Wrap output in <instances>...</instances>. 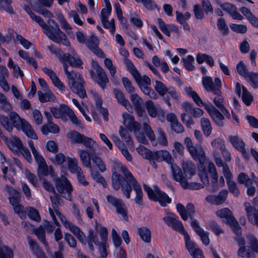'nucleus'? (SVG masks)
Here are the masks:
<instances>
[{
	"instance_id": "1",
	"label": "nucleus",
	"mask_w": 258,
	"mask_h": 258,
	"mask_svg": "<svg viewBox=\"0 0 258 258\" xmlns=\"http://www.w3.org/2000/svg\"><path fill=\"white\" fill-rule=\"evenodd\" d=\"M118 166L124 178L116 172H114L112 177V184L113 188L117 190L121 186L123 195L127 199H130L133 187L136 192L135 203L139 206L143 205V193L141 185L125 166L121 164H119Z\"/></svg>"
},
{
	"instance_id": "2",
	"label": "nucleus",
	"mask_w": 258,
	"mask_h": 258,
	"mask_svg": "<svg viewBox=\"0 0 258 258\" xmlns=\"http://www.w3.org/2000/svg\"><path fill=\"white\" fill-rule=\"evenodd\" d=\"M185 90L187 94L192 98L195 102L199 106H205L206 109L210 114L214 122L218 126H224V123L223 120L224 119V116L218 110H217L212 104L209 105L205 104L197 92L192 90L191 87H186Z\"/></svg>"
},
{
	"instance_id": "3",
	"label": "nucleus",
	"mask_w": 258,
	"mask_h": 258,
	"mask_svg": "<svg viewBox=\"0 0 258 258\" xmlns=\"http://www.w3.org/2000/svg\"><path fill=\"white\" fill-rule=\"evenodd\" d=\"M246 239L248 241L250 246H245V242L244 238L240 236H237L235 238L239 248L237 251L238 256L247 258H254V252L258 253V241L256 238L251 234H247Z\"/></svg>"
},
{
	"instance_id": "4",
	"label": "nucleus",
	"mask_w": 258,
	"mask_h": 258,
	"mask_svg": "<svg viewBox=\"0 0 258 258\" xmlns=\"http://www.w3.org/2000/svg\"><path fill=\"white\" fill-rule=\"evenodd\" d=\"M173 177L175 180L179 182L184 189L190 190L199 189L203 187V185L199 183H189L183 176L180 168L176 164L172 163L170 165Z\"/></svg>"
},
{
	"instance_id": "5",
	"label": "nucleus",
	"mask_w": 258,
	"mask_h": 258,
	"mask_svg": "<svg viewBox=\"0 0 258 258\" xmlns=\"http://www.w3.org/2000/svg\"><path fill=\"white\" fill-rule=\"evenodd\" d=\"M145 191L150 199L159 202L161 206L165 207L171 202V199L164 192L161 191L157 185L154 186V190L147 185H144Z\"/></svg>"
},
{
	"instance_id": "6",
	"label": "nucleus",
	"mask_w": 258,
	"mask_h": 258,
	"mask_svg": "<svg viewBox=\"0 0 258 258\" xmlns=\"http://www.w3.org/2000/svg\"><path fill=\"white\" fill-rule=\"evenodd\" d=\"M68 83L71 90L78 94L81 98L86 97V92L84 88V81L82 80L81 75L79 73L68 78Z\"/></svg>"
},
{
	"instance_id": "7",
	"label": "nucleus",
	"mask_w": 258,
	"mask_h": 258,
	"mask_svg": "<svg viewBox=\"0 0 258 258\" xmlns=\"http://www.w3.org/2000/svg\"><path fill=\"white\" fill-rule=\"evenodd\" d=\"M55 182L58 192L66 200L71 201L73 187L66 177L62 176L61 178H57L55 180Z\"/></svg>"
},
{
	"instance_id": "8",
	"label": "nucleus",
	"mask_w": 258,
	"mask_h": 258,
	"mask_svg": "<svg viewBox=\"0 0 258 258\" xmlns=\"http://www.w3.org/2000/svg\"><path fill=\"white\" fill-rule=\"evenodd\" d=\"M106 198L108 203L115 208L116 213L121 215L125 220L127 221V210L123 200L112 195H108Z\"/></svg>"
},
{
	"instance_id": "9",
	"label": "nucleus",
	"mask_w": 258,
	"mask_h": 258,
	"mask_svg": "<svg viewBox=\"0 0 258 258\" xmlns=\"http://www.w3.org/2000/svg\"><path fill=\"white\" fill-rule=\"evenodd\" d=\"M202 84L206 91L213 94L219 93V89L222 87L221 81L219 78H215L214 82L212 78L209 76H204L202 78Z\"/></svg>"
},
{
	"instance_id": "10",
	"label": "nucleus",
	"mask_w": 258,
	"mask_h": 258,
	"mask_svg": "<svg viewBox=\"0 0 258 258\" xmlns=\"http://www.w3.org/2000/svg\"><path fill=\"white\" fill-rule=\"evenodd\" d=\"M167 216L164 217L163 220L165 223L168 226L180 233L184 231V227L182 223L178 220V217L174 213H167Z\"/></svg>"
},
{
	"instance_id": "11",
	"label": "nucleus",
	"mask_w": 258,
	"mask_h": 258,
	"mask_svg": "<svg viewBox=\"0 0 258 258\" xmlns=\"http://www.w3.org/2000/svg\"><path fill=\"white\" fill-rule=\"evenodd\" d=\"M2 138L5 141L8 148L13 152L16 154H18L20 152V150L23 147V143L20 139L16 137L12 136L10 138H8L5 136L2 137Z\"/></svg>"
},
{
	"instance_id": "12",
	"label": "nucleus",
	"mask_w": 258,
	"mask_h": 258,
	"mask_svg": "<svg viewBox=\"0 0 258 258\" xmlns=\"http://www.w3.org/2000/svg\"><path fill=\"white\" fill-rule=\"evenodd\" d=\"M86 44L87 47L98 57L100 58L105 57L104 53L98 47V39L95 35H92L88 38Z\"/></svg>"
},
{
	"instance_id": "13",
	"label": "nucleus",
	"mask_w": 258,
	"mask_h": 258,
	"mask_svg": "<svg viewBox=\"0 0 258 258\" xmlns=\"http://www.w3.org/2000/svg\"><path fill=\"white\" fill-rule=\"evenodd\" d=\"M99 234L101 239V243L100 245H99V249L101 254V256L99 257L105 258L107 256L106 248L108 240L107 229L104 227H101L100 230L99 231Z\"/></svg>"
},
{
	"instance_id": "14",
	"label": "nucleus",
	"mask_w": 258,
	"mask_h": 258,
	"mask_svg": "<svg viewBox=\"0 0 258 258\" xmlns=\"http://www.w3.org/2000/svg\"><path fill=\"white\" fill-rule=\"evenodd\" d=\"M122 117L123 119V124L129 131H140L141 125L139 123L135 121V118L132 115L128 113H123L122 114Z\"/></svg>"
},
{
	"instance_id": "15",
	"label": "nucleus",
	"mask_w": 258,
	"mask_h": 258,
	"mask_svg": "<svg viewBox=\"0 0 258 258\" xmlns=\"http://www.w3.org/2000/svg\"><path fill=\"white\" fill-rule=\"evenodd\" d=\"M44 30V33L46 36L52 41L54 42L59 43L61 42L64 45L69 46L70 45V42L68 40L67 36H61L59 37L58 35L56 36L54 34L51 29L49 28V26L47 25V28H45Z\"/></svg>"
},
{
	"instance_id": "16",
	"label": "nucleus",
	"mask_w": 258,
	"mask_h": 258,
	"mask_svg": "<svg viewBox=\"0 0 258 258\" xmlns=\"http://www.w3.org/2000/svg\"><path fill=\"white\" fill-rule=\"evenodd\" d=\"M74 56H72L69 53L63 54L61 57L63 61L69 62V64L75 68H80L83 64V62L81 58L73 52Z\"/></svg>"
},
{
	"instance_id": "17",
	"label": "nucleus",
	"mask_w": 258,
	"mask_h": 258,
	"mask_svg": "<svg viewBox=\"0 0 258 258\" xmlns=\"http://www.w3.org/2000/svg\"><path fill=\"white\" fill-rule=\"evenodd\" d=\"M154 89L158 94L163 97L164 101L169 106H171L168 96H165L168 90L167 87L163 83L159 81L156 80L155 81Z\"/></svg>"
},
{
	"instance_id": "18",
	"label": "nucleus",
	"mask_w": 258,
	"mask_h": 258,
	"mask_svg": "<svg viewBox=\"0 0 258 258\" xmlns=\"http://www.w3.org/2000/svg\"><path fill=\"white\" fill-rule=\"evenodd\" d=\"M28 242L33 253L38 258H47L44 252L40 247L38 243L31 237H27Z\"/></svg>"
},
{
	"instance_id": "19",
	"label": "nucleus",
	"mask_w": 258,
	"mask_h": 258,
	"mask_svg": "<svg viewBox=\"0 0 258 258\" xmlns=\"http://www.w3.org/2000/svg\"><path fill=\"white\" fill-rule=\"evenodd\" d=\"M94 152L89 153L86 150H79V153L83 164L86 167L91 169V159Z\"/></svg>"
},
{
	"instance_id": "20",
	"label": "nucleus",
	"mask_w": 258,
	"mask_h": 258,
	"mask_svg": "<svg viewBox=\"0 0 258 258\" xmlns=\"http://www.w3.org/2000/svg\"><path fill=\"white\" fill-rule=\"evenodd\" d=\"M9 76L7 69L3 66H0V85L5 91H9L10 86L6 79Z\"/></svg>"
},
{
	"instance_id": "21",
	"label": "nucleus",
	"mask_w": 258,
	"mask_h": 258,
	"mask_svg": "<svg viewBox=\"0 0 258 258\" xmlns=\"http://www.w3.org/2000/svg\"><path fill=\"white\" fill-rule=\"evenodd\" d=\"M9 117L13 127L14 126L19 130L22 128L23 121L26 120L22 118L16 112L12 111L9 113Z\"/></svg>"
},
{
	"instance_id": "22",
	"label": "nucleus",
	"mask_w": 258,
	"mask_h": 258,
	"mask_svg": "<svg viewBox=\"0 0 258 258\" xmlns=\"http://www.w3.org/2000/svg\"><path fill=\"white\" fill-rule=\"evenodd\" d=\"M182 169L184 174L188 179L196 173V166L191 161H185L183 163Z\"/></svg>"
},
{
	"instance_id": "23",
	"label": "nucleus",
	"mask_w": 258,
	"mask_h": 258,
	"mask_svg": "<svg viewBox=\"0 0 258 258\" xmlns=\"http://www.w3.org/2000/svg\"><path fill=\"white\" fill-rule=\"evenodd\" d=\"M146 105L148 112L152 117H155L158 114L163 113V110L160 108L156 107L151 100L147 101Z\"/></svg>"
},
{
	"instance_id": "24",
	"label": "nucleus",
	"mask_w": 258,
	"mask_h": 258,
	"mask_svg": "<svg viewBox=\"0 0 258 258\" xmlns=\"http://www.w3.org/2000/svg\"><path fill=\"white\" fill-rule=\"evenodd\" d=\"M229 141L231 145L238 151L245 147V143L242 139L237 135L229 136Z\"/></svg>"
},
{
	"instance_id": "25",
	"label": "nucleus",
	"mask_w": 258,
	"mask_h": 258,
	"mask_svg": "<svg viewBox=\"0 0 258 258\" xmlns=\"http://www.w3.org/2000/svg\"><path fill=\"white\" fill-rule=\"evenodd\" d=\"M12 0H0V11H5L10 15L15 14L12 6Z\"/></svg>"
},
{
	"instance_id": "26",
	"label": "nucleus",
	"mask_w": 258,
	"mask_h": 258,
	"mask_svg": "<svg viewBox=\"0 0 258 258\" xmlns=\"http://www.w3.org/2000/svg\"><path fill=\"white\" fill-rule=\"evenodd\" d=\"M114 93L115 98L117 100L118 102L128 110L131 109V106L129 101L125 98L123 92L119 90L115 89L114 90Z\"/></svg>"
},
{
	"instance_id": "27",
	"label": "nucleus",
	"mask_w": 258,
	"mask_h": 258,
	"mask_svg": "<svg viewBox=\"0 0 258 258\" xmlns=\"http://www.w3.org/2000/svg\"><path fill=\"white\" fill-rule=\"evenodd\" d=\"M21 130L25 133V134L30 138L32 139H37V136L32 128L31 125L26 121H23V125H22Z\"/></svg>"
},
{
	"instance_id": "28",
	"label": "nucleus",
	"mask_w": 258,
	"mask_h": 258,
	"mask_svg": "<svg viewBox=\"0 0 258 258\" xmlns=\"http://www.w3.org/2000/svg\"><path fill=\"white\" fill-rule=\"evenodd\" d=\"M216 215L221 218L225 219L228 223L231 222L232 220L235 219L231 211L228 208H224L217 211Z\"/></svg>"
},
{
	"instance_id": "29",
	"label": "nucleus",
	"mask_w": 258,
	"mask_h": 258,
	"mask_svg": "<svg viewBox=\"0 0 258 258\" xmlns=\"http://www.w3.org/2000/svg\"><path fill=\"white\" fill-rule=\"evenodd\" d=\"M24 10L29 14L31 19L33 21L37 22L43 29L47 28V24L45 23L42 18L40 16H36L33 12H32L30 8L28 6H25Z\"/></svg>"
},
{
	"instance_id": "30",
	"label": "nucleus",
	"mask_w": 258,
	"mask_h": 258,
	"mask_svg": "<svg viewBox=\"0 0 258 258\" xmlns=\"http://www.w3.org/2000/svg\"><path fill=\"white\" fill-rule=\"evenodd\" d=\"M96 73L98 77L97 83L103 89H105L106 87V84L109 81L105 71L102 69L96 72Z\"/></svg>"
},
{
	"instance_id": "31",
	"label": "nucleus",
	"mask_w": 258,
	"mask_h": 258,
	"mask_svg": "<svg viewBox=\"0 0 258 258\" xmlns=\"http://www.w3.org/2000/svg\"><path fill=\"white\" fill-rule=\"evenodd\" d=\"M245 79L253 89L258 88V72H250Z\"/></svg>"
},
{
	"instance_id": "32",
	"label": "nucleus",
	"mask_w": 258,
	"mask_h": 258,
	"mask_svg": "<svg viewBox=\"0 0 258 258\" xmlns=\"http://www.w3.org/2000/svg\"><path fill=\"white\" fill-rule=\"evenodd\" d=\"M84 136L77 131L70 132L67 134V137L74 144H81Z\"/></svg>"
},
{
	"instance_id": "33",
	"label": "nucleus",
	"mask_w": 258,
	"mask_h": 258,
	"mask_svg": "<svg viewBox=\"0 0 258 258\" xmlns=\"http://www.w3.org/2000/svg\"><path fill=\"white\" fill-rule=\"evenodd\" d=\"M201 124L205 136L208 137L211 134L212 127L210 120L205 117L201 119Z\"/></svg>"
},
{
	"instance_id": "34",
	"label": "nucleus",
	"mask_w": 258,
	"mask_h": 258,
	"mask_svg": "<svg viewBox=\"0 0 258 258\" xmlns=\"http://www.w3.org/2000/svg\"><path fill=\"white\" fill-rule=\"evenodd\" d=\"M138 231L140 237L145 242H150L151 231L149 229L145 227H142L138 228Z\"/></svg>"
},
{
	"instance_id": "35",
	"label": "nucleus",
	"mask_w": 258,
	"mask_h": 258,
	"mask_svg": "<svg viewBox=\"0 0 258 258\" xmlns=\"http://www.w3.org/2000/svg\"><path fill=\"white\" fill-rule=\"evenodd\" d=\"M81 144H83L86 147L89 148L92 152H95L97 147L96 142L93 139L85 136H84Z\"/></svg>"
},
{
	"instance_id": "36",
	"label": "nucleus",
	"mask_w": 258,
	"mask_h": 258,
	"mask_svg": "<svg viewBox=\"0 0 258 258\" xmlns=\"http://www.w3.org/2000/svg\"><path fill=\"white\" fill-rule=\"evenodd\" d=\"M137 83L139 88L143 86H149L151 84V80L147 76L144 75L143 77L141 76L139 72L138 73L137 75L133 77Z\"/></svg>"
},
{
	"instance_id": "37",
	"label": "nucleus",
	"mask_w": 258,
	"mask_h": 258,
	"mask_svg": "<svg viewBox=\"0 0 258 258\" xmlns=\"http://www.w3.org/2000/svg\"><path fill=\"white\" fill-rule=\"evenodd\" d=\"M143 128L147 137L151 141L152 145L153 146H156L157 143L155 140V135L151 129V126L147 123L144 122L143 124Z\"/></svg>"
},
{
	"instance_id": "38",
	"label": "nucleus",
	"mask_w": 258,
	"mask_h": 258,
	"mask_svg": "<svg viewBox=\"0 0 258 258\" xmlns=\"http://www.w3.org/2000/svg\"><path fill=\"white\" fill-rule=\"evenodd\" d=\"M34 233L37 236L38 239L45 246L47 245V242L45 239V231L43 226H40L38 228L34 229Z\"/></svg>"
},
{
	"instance_id": "39",
	"label": "nucleus",
	"mask_w": 258,
	"mask_h": 258,
	"mask_svg": "<svg viewBox=\"0 0 258 258\" xmlns=\"http://www.w3.org/2000/svg\"><path fill=\"white\" fill-rule=\"evenodd\" d=\"M217 26L218 30L222 35L227 36L229 33V28L223 18H220L217 20Z\"/></svg>"
},
{
	"instance_id": "40",
	"label": "nucleus",
	"mask_w": 258,
	"mask_h": 258,
	"mask_svg": "<svg viewBox=\"0 0 258 258\" xmlns=\"http://www.w3.org/2000/svg\"><path fill=\"white\" fill-rule=\"evenodd\" d=\"M39 100L41 102L54 101L55 97L51 92H46L43 93L42 92L39 91L38 92Z\"/></svg>"
},
{
	"instance_id": "41",
	"label": "nucleus",
	"mask_w": 258,
	"mask_h": 258,
	"mask_svg": "<svg viewBox=\"0 0 258 258\" xmlns=\"http://www.w3.org/2000/svg\"><path fill=\"white\" fill-rule=\"evenodd\" d=\"M244 210L246 213V215L248 220V221H252L253 219V215L256 214V213L258 211V210L255 208L252 207L248 202H245L244 203Z\"/></svg>"
},
{
	"instance_id": "42",
	"label": "nucleus",
	"mask_w": 258,
	"mask_h": 258,
	"mask_svg": "<svg viewBox=\"0 0 258 258\" xmlns=\"http://www.w3.org/2000/svg\"><path fill=\"white\" fill-rule=\"evenodd\" d=\"M256 177L253 178L252 179H250L248 175L243 172L240 173L238 177V181L241 184H244L245 186H249L253 182H256Z\"/></svg>"
},
{
	"instance_id": "43",
	"label": "nucleus",
	"mask_w": 258,
	"mask_h": 258,
	"mask_svg": "<svg viewBox=\"0 0 258 258\" xmlns=\"http://www.w3.org/2000/svg\"><path fill=\"white\" fill-rule=\"evenodd\" d=\"M10 120L9 116H7L3 114H0V122L1 124L9 132H11L13 129Z\"/></svg>"
},
{
	"instance_id": "44",
	"label": "nucleus",
	"mask_w": 258,
	"mask_h": 258,
	"mask_svg": "<svg viewBox=\"0 0 258 258\" xmlns=\"http://www.w3.org/2000/svg\"><path fill=\"white\" fill-rule=\"evenodd\" d=\"M237 73L244 79L250 72L248 71L247 66L242 61H240L236 64Z\"/></svg>"
},
{
	"instance_id": "45",
	"label": "nucleus",
	"mask_w": 258,
	"mask_h": 258,
	"mask_svg": "<svg viewBox=\"0 0 258 258\" xmlns=\"http://www.w3.org/2000/svg\"><path fill=\"white\" fill-rule=\"evenodd\" d=\"M242 100L245 105L249 106L253 101V97L244 86H242Z\"/></svg>"
},
{
	"instance_id": "46",
	"label": "nucleus",
	"mask_w": 258,
	"mask_h": 258,
	"mask_svg": "<svg viewBox=\"0 0 258 258\" xmlns=\"http://www.w3.org/2000/svg\"><path fill=\"white\" fill-rule=\"evenodd\" d=\"M137 151L144 158L148 160L152 159L153 152L146 148L143 146L139 147V148H137Z\"/></svg>"
},
{
	"instance_id": "47",
	"label": "nucleus",
	"mask_w": 258,
	"mask_h": 258,
	"mask_svg": "<svg viewBox=\"0 0 258 258\" xmlns=\"http://www.w3.org/2000/svg\"><path fill=\"white\" fill-rule=\"evenodd\" d=\"M13 252L11 248L7 246H0V258H13Z\"/></svg>"
},
{
	"instance_id": "48",
	"label": "nucleus",
	"mask_w": 258,
	"mask_h": 258,
	"mask_svg": "<svg viewBox=\"0 0 258 258\" xmlns=\"http://www.w3.org/2000/svg\"><path fill=\"white\" fill-rule=\"evenodd\" d=\"M140 89L144 93V94L149 96V98L153 99L157 98V95L154 90H153L149 86H142Z\"/></svg>"
},
{
	"instance_id": "49",
	"label": "nucleus",
	"mask_w": 258,
	"mask_h": 258,
	"mask_svg": "<svg viewBox=\"0 0 258 258\" xmlns=\"http://www.w3.org/2000/svg\"><path fill=\"white\" fill-rule=\"evenodd\" d=\"M15 32L13 30L9 29L8 33L6 35H4L2 33L0 32V41L3 43H9L12 38L14 37Z\"/></svg>"
},
{
	"instance_id": "50",
	"label": "nucleus",
	"mask_w": 258,
	"mask_h": 258,
	"mask_svg": "<svg viewBox=\"0 0 258 258\" xmlns=\"http://www.w3.org/2000/svg\"><path fill=\"white\" fill-rule=\"evenodd\" d=\"M182 61L183 62L184 66L187 70L192 71L195 69L192 64V62L195 61V58L192 56L189 55L186 58H183Z\"/></svg>"
},
{
	"instance_id": "51",
	"label": "nucleus",
	"mask_w": 258,
	"mask_h": 258,
	"mask_svg": "<svg viewBox=\"0 0 258 258\" xmlns=\"http://www.w3.org/2000/svg\"><path fill=\"white\" fill-rule=\"evenodd\" d=\"M158 141L159 144L162 146H166L168 145V141L166 139L164 132L161 128H158Z\"/></svg>"
},
{
	"instance_id": "52",
	"label": "nucleus",
	"mask_w": 258,
	"mask_h": 258,
	"mask_svg": "<svg viewBox=\"0 0 258 258\" xmlns=\"http://www.w3.org/2000/svg\"><path fill=\"white\" fill-rule=\"evenodd\" d=\"M29 217L35 221L39 222L41 220L40 216L37 210L34 208L29 207L27 209Z\"/></svg>"
},
{
	"instance_id": "53",
	"label": "nucleus",
	"mask_w": 258,
	"mask_h": 258,
	"mask_svg": "<svg viewBox=\"0 0 258 258\" xmlns=\"http://www.w3.org/2000/svg\"><path fill=\"white\" fill-rule=\"evenodd\" d=\"M91 159L93 162L98 167L99 170L101 172H104L106 170V167L104 163L102 161L101 158L96 154L92 155Z\"/></svg>"
},
{
	"instance_id": "54",
	"label": "nucleus",
	"mask_w": 258,
	"mask_h": 258,
	"mask_svg": "<svg viewBox=\"0 0 258 258\" xmlns=\"http://www.w3.org/2000/svg\"><path fill=\"white\" fill-rule=\"evenodd\" d=\"M119 134L121 138L128 145H130L132 143V140H131L128 132L122 126H120L119 127Z\"/></svg>"
},
{
	"instance_id": "55",
	"label": "nucleus",
	"mask_w": 258,
	"mask_h": 258,
	"mask_svg": "<svg viewBox=\"0 0 258 258\" xmlns=\"http://www.w3.org/2000/svg\"><path fill=\"white\" fill-rule=\"evenodd\" d=\"M51 202L53 208L55 211V210H58V206L60 205L62 200L60 197L56 192L53 193V195L50 197Z\"/></svg>"
},
{
	"instance_id": "56",
	"label": "nucleus",
	"mask_w": 258,
	"mask_h": 258,
	"mask_svg": "<svg viewBox=\"0 0 258 258\" xmlns=\"http://www.w3.org/2000/svg\"><path fill=\"white\" fill-rule=\"evenodd\" d=\"M67 160L68 163V167L70 170L72 172H75L77 174L78 171H79L80 169H81V168L78 167L77 161L69 157L67 158Z\"/></svg>"
},
{
	"instance_id": "57",
	"label": "nucleus",
	"mask_w": 258,
	"mask_h": 258,
	"mask_svg": "<svg viewBox=\"0 0 258 258\" xmlns=\"http://www.w3.org/2000/svg\"><path fill=\"white\" fill-rule=\"evenodd\" d=\"M228 194V190L226 189L222 190L218 194L215 196V204L221 205L223 203L226 199Z\"/></svg>"
},
{
	"instance_id": "58",
	"label": "nucleus",
	"mask_w": 258,
	"mask_h": 258,
	"mask_svg": "<svg viewBox=\"0 0 258 258\" xmlns=\"http://www.w3.org/2000/svg\"><path fill=\"white\" fill-rule=\"evenodd\" d=\"M38 164V176H47L48 173V168L46 165L45 161H44L42 163H39Z\"/></svg>"
},
{
	"instance_id": "59",
	"label": "nucleus",
	"mask_w": 258,
	"mask_h": 258,
	"mask_svg": "<svg viewBox=\"0 0 258 258\" xmlns=\"http://www.w3.org/2000/svg\"><path fill=\"white\" fill-rule=\"evenodd\" d=\"M211 145L213 148H214V150L219 149L221 152L226 148L224 142L220 138H217L214 140L212 142Z\"/></svg>"
},
{
	"instance_id": "60",
	"label": "nucleus",
	"mask_w": 258,
	"mask_h": 258,
	"mask_svg": "<svg viewBox=\"0 0 258 258\" xmlns=\"http://www.w3.org/2000/svg\"><path fill=\"white\" fill-rule=\"evenodd\" d=\"M0 104L2 109L5 111H9L12 109L11 104L8 101L6 97L2 93H0Z\"/></svg>"
},
{
	"instance_id": "61",
	"label": "nucleus",
	"mask_w": 258,
	"mask_h": 258,
	"mask_svg": "<svg viewBox=\"0 0 258 258\" xmlns=\"http://www.w3.org/2000/svg\"><path fill=\"white\" fill-rule=\"evenodd\" d=\"M209 226L214 233L217 236L221 233H224L223 230L221 227L214 221H211L209 222Z\"/></svg>"
},
{
	"instance_id": "62",
	"label": "nucleus",
	"mask_w": 258,
	"mask_h": 258,
	"mask_svg": "<svg viewBox=\"0 0 258 258\" xmlns=\"http://www.w3.org/2000/svg\"><path fill=\"white\" fill-rule=\"evenodd\" d=\"M131 100L136 108H141L143 105V101L141 97L136 93L131 96Z\"/></svg>"
},
{
	"instance_id": "63",
	"label": "nucleus",
	"mask_w": 258,
	"mask_h": 258,
	"mask_svg": "<svg viewBox=\"0 0 258 258\" xmlns=\"http://www.w3.org/2000/svg\"><path fill=\"white\" fill-rule=\"evenodd\" d=\"M157 21L159 27L162 32L167 36L170 37V33L168 31L169 25H167L161 18H158Z\"/></svg>"
},
{
	"instance_id": "64",
	"label": "nucleus",
	"mask_w": 258,
	"mask_h": 258,
	"mask_svg": "<svg viewBox=\"0 0 258 258\" xmlns=\"http://www.w3.org/2000/svg\"><path fill=\"white\" fill-rule=\"evenodd\" d=\"M123 85L126 91L129 93H133L135 92V89L132 85L131 81L126 77H123L122 79Z\"/></svg>"
}]
</instances>
